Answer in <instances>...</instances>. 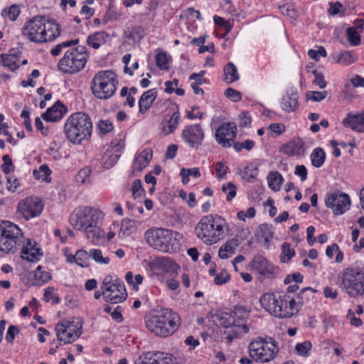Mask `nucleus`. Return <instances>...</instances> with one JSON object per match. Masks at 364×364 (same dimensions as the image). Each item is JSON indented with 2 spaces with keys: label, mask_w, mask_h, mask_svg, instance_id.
Listing matches in <instances>:
<instances>
[{
  "label": "nucleus",
  "mask_w": 364,
  "mask_h": 364,
  "mask_svg": "<svg viewBox=\"0 0 364 364\" xmlns=\"http://www.w3.org/2000/svg\"><path fill=\"white\" fill-rule=\"evenodd\" d=\"M146 328L160 337L172 335L181 325V317L170 309H163L145 318Z\"/></svg>",
  "instance_id": "obj_1"
},
{
  "label": "nucleus",
  "mask_w": 364,
  "mask_h": 364,
  "mask_svg": "<svg viewBox=\"0 0 364 364\" xmlns=\"http://www.w3.org/2000/svg\"><path fill=\"white\" fill-rule=\"evenodd\" d=\"M63 132L66 138L74 144H80L90 139L92 122L90 117L83 112L70 114L65 120Z\"/></svg>",
  "instance_id": "obj_2"
},
{
  "label": "nucleus",
  "mask_w": 364,
  "mask_h": 364,
  "mask_svg": "<svg viewBox=\"0 0 364 364\" xmlns=\"http://www.w3.org/2000/svg\"><path fill=\"white\" fill-rule=\"evenodd\" d=\"M227 223L218 215L203 216L195 227L197 237L205 245L217 243L224 237Z\"/></svg>",
  "instance_id": "obj_3"
},
{
  "label": "nucleus",
  "mask_w": 364,
  "mask_h": 364,
  "mask_svg": "<svg viewBox=\"0 0 364 364\" xmlns=\"http://www.w3.org/2000/svg\"><path fill=\"white\" fill-rule=\"evenodd\" d=\"M146 242L154 249L167 253H173L180 249L181 235L165 228L149 230L145 233Z\"/></svg>",
  "instance_id": "obj_4"
},
{
  "label": "nucleus",
  "mask_w": 364,
  "mask_h": 364,
  "mask_svg": "<svg viewBox=\"0 0 364 364\" xmlns=\"http://www.w3.org/2000/svg\"><path fill=\"white\" fill-rule=\"evenodd\" d=\"M259 302L267 311L278 318H290L296 314V308L292 305L295 302L289 294H264Z\"/></svg>",
  "instance_id": "obj_5"
},
{
  "label": "nucleus",
  "mask_w": 364,
  "mask_h": 364,
  "mask_svg": "<svg viewBox=\"0 0 364 364\" xmlns=\"http://www.w3.org/2000/svg\"><path fill=\"white\" fill-rule=\"evenodd\" d=\"M337 284L351 298L364 296V270L358 267L344 269L338 276Z\"/></svg>",
  "instance_id": "obj_6"
},
{
  "label": "nucleus",
  "mask_w": 364,
  "mask_h": 364,
  "mask_svg": "<svg viewBox=\"0 0 364 364\" xmlns=\"http://www.w3.org/2000/svg\"><path fill=\"white\" fill-rule=\"evenodd\" d=\"M118 80L117 75L109 70L97 72L91 81V90L94 96L100 100H107L115 93Z\"/></svg>",
  "instance_id": "obj_7"
},
{
  "label": "nucleus",
  "mask_w": 364,
  "mask_h": 364,
  "mask_svg": "<svg viewBox=\"0 0 364 364\" xmlns=\"http://www.w3.org/2000/svg\"><path fill=\"white\" fill-rule=\"evenodd\" d=\"M278 351L277 342L272 337H257L248 346L250 358L261 363H267L273 360Z\"/></svg>",
  "instance_id": "obj_8"
},
{
  "label": "nucleus",
  "mask_w": 364,
  "mask_h": 364,
  "mask_svg": "<svg viewBox=\"0 0 364 364\" xmlns=\"http://www.w3.org/2000/svg\"><path fill=\"white\" fill-rule=\"evenodd\" d=\"M23 243V232L18 225L9 221L0 224V251L14 253Z\"/></svg>",
  "instance_id": "obj_9"
},
{
  "label": "nucleus",
  "mask_w": 364,
  "mask_h": 364,
  "mask_svg": "<svg viewBox=\"0 0 364 364\" xmlns=\"http://www.w3.org/2000/svg\"><path fill=\"white\" fill-rule=\"evenodd\" d=\"M88 55L85 46L68 49L60 60L58 69L65 73H75L82 70L87 61Z\"/></svg>",
  "instance_id": "obj_10"
},
{
  "label": "nucleus",
  "mask_w": 364,
  "mask_h": 364,
  "mask_svg": "<svg viewBox=\"0 0 364 364\" xmlns=\"http://www.w3.org/2000/svg\"><path fill=\"white\" fill-rule=\"evenodd\" d=\"M107 302L118 304L124 301L127 294L123 282L112 275H107L100 287Z\"/></svg>",
  "instance_id": "obj_11"
},
{
  "label": "nucleus",
  "mask_w": 364,
  "mask_h": 364,
  "mask_svg": "<svg viewBox=\"0 0 364 364\" xmlns=\"http://www.w3.org/2000/svg\"><path fill=\"white\" fill-rule=\"evenodd\" d=\"M100 213L91 207H78L70 216L71 225L77 230H85L94 223H97Z\"/></svg>",
  "instance_id": "obj_12"
},
{
  "label": "nucleus",
  "mask_w": 364,
  "mask_h": 364,
  "mask_svg": "<svg viewBox=\"0 0 364 364\" xmlns=\"http://www.w3.org/2000/svg\"><path fill=\"white\" fill-rule=\"evenodd\" d=\"M82 323L80 318L63 320L55 326L58 340L63 343H70L82 334Z\"/></svg>",
  "instance_id": "obj_13"
},
{
  "label": "nucleus",
  "mask_w": 364,
  "mask_h": 364,
  "mask_svg": "<svg viewBox=\"0 0 364 364\" xmlns=\"http://www.w3.org/2000/svg\"><path fill=\"white\" fill-rule=\"evenodd\" d=\"M45 18L36 16L27 21L23 28L22 34L30 41L34 43H44L45 38Z\"/></svg>",
  "instance_id": "obj_14"
},
{
  "label": "nucleus",
  "mask_w": 364,
  "mask_h": 364,
  "mask_svg": "<svg viewBox=\"0 0 364 364\" xmlns=\"http://www.w3.org/2000/svg\"><path fill=\"white\" fill-rule=\"evenodd\" d=\"M43 207L44 204L38 197H27L18 203L17 213L20 216L28 220L39 216Z\"/></svg>",
  "instance_id": "obj_15"
},
{
  "label": "nucleus",
  "mask_w": 364,
  "mask_h": 364,
  "mask_svg": "<svg viewBox=\"0 0 364 364\" xmlns=\"http://www.w3.org/2000/svg\"><path fill=\"white\" fill-rule=\"evenodd\" d=\"M325 205L331 208L335 215H341L350 208V199L348 194L334 191L326 194Z\"/></svg>",
  "instance_id": "obj_16"
},
{
  "label": "nucleus",
  "mask_w": 364,
  "mask_h": 364,
  "mask_svg": "<svg viewBox=\"0 0 364 364\" xmlns=\"http://www.w3.org/2000/svg\"><path fill=\"white\" fill-rule=\"evenodd\" d=\"M204 137V131L199 124L186 126L181 132L183 142L192 149H198L202 145Z\"/></svg>",
  "instance_id": "obj_17"
},
{
  "label": "nucleus",
  "mask_w": 364,
  "mask_h": 364,
  "mask_svg": "<svg viewBox=\"0 0 364 364\" xmlns=\"http://www.w3.org/2000/svg\"><path fill=\"white\" fill-rule=\"evenodd\" d=\"M251 265L254 269L264 278L275 277L279 271V268L259 255H255L253 257Z\"/></svg>",
  "instance_id": "obj_18"
},
{
  "label": "nucleus",
  "mask_w": 364,
  "mask_h": 364,
  "mask_svg": "<svg viewBox=\"0 0 364 364\" xmlns=\"http://www.w3.org/2000/svg\"><path fill=\"white\" fill-rule=\"evenodd\" d=\"M237 127L233 123H223L219 127L215 133L218 144L224 147H230L231 141L236 137Z\"/></svg>",
  "instance_id": "obj_19"
},
{
  "label": "nucleus",
  "mask_w": 364,
  "mask_h": 364,
  "mask_svg": "<svg viewBox=\"0 0 364 364\" xmlns=\"http://www.w3.org/2000/svg\"><path fill=\"white\" fill-rule=\"evenodd\" d=\"M304 141L300 138H294L289 142L283 144L279 151L283 154L289 156H299L304 152Z\"/></svg>",
  "instance_id": "obj_20"
},
{
  "label": "nucleus",
  "mask_w": 364,
  "mask_h": 364,
  "mask_svg": "<svg viewBox=\"0 0 364 364\" xmlns=\"http://www.w3.org/2000/svg\"><path fill=\"white\" fill-rule=\"evenodd\" d=\"M250 310L245 306H236L232 311L234 318L235 320L236 328L242 330L243 333H247L249 331V327L245 323L246 319L249 317Z\"/></svg>",
  "instance_id": "obj_21"
},
{
  "label": "nucleus",
  "mask_w": 364,
  "mask_h": 364,
  "mask_svg": "<svg viewBox=\"0 0 364 364\" xmlns=\"http://www.w3.org/2000/svg\"><path fill=\"white\" fill-rule=\"evenodd\" d=\"M66 112V107L58 101L53 107L47 109L42 117L46 122H54L60 120Z\"/></svg>",
  "instance_id": "obj_22"
},
{
  "label": "nucleus",
  "mask_w": 364,
  "mask_h": 364,
  "mask_svg": "<svg viewBox=\"0 0 364 364\" xmlns=\"http://www.w3.org/2000/svg\"><path fill=\"white\" fill-rule=\"evenodd\" d=\"M21 52L11 49L8 53L0 55V65L7 68L11 71H15L19 68L18 64Z\"/></svg>",
  "instance_id": "obj_23"
},
{
  "label": "nucleus",
  "mask_w": 364,
  "mask_h": 364,
  "mask_svg": "<svg viewBox=\"0 0 364 364\" xmlns=\"http://www.w3.org/2000/svg\"><path fill=\"white\" fill-rule=\"evenodd\" d=\"M343 124L354 131L364 132V112L358 114H348L343 119Z\"/></svg>",
  "instance_id": "obj_24"
},
{
  "label": "nucleus",
  "mask_w": 364,
  "mask_h": 364,
  "mask_svg": "<svg viewBox=\"0 0 364 364\" xmlns=\"http://www.w3.org/2000/svg\"><path fill=\"white\" fill-rule=\"evenodd\" d=\"M157 97L156 89H151L144 92L139 100V112L146 113Z\"/></svg>",
  "instance_id": "obj_25"
},
{
  "label": "nucleus",
  "mask_w": 364,
  "mask_h": 364,
  "mask_svg": "<svg viewBox=\"0 0 364 364\" xmlns=\"http://www.w3.org/2000/svg\"><path fill=\"white\" fill-rule=\"evenodd\" d=\"M152 158V151L150 149H145L135 158L133 163V171L141 172L149 164Z\"/></svg>",
  "instance_id": "obj_26"
},
{
  "label": "nucleus",
  "mask_w": 364,
  "mask_h": 364,
  "mask_svg": "<svg viewBox=\"0 0 364 364\" xmlns=\"http://www.w3.org/2000/svg\"><path fill=\"white\" fill-rule=\"evenodd\" d=\"M240 244L237 236L227 241L226 243L219 249L218 255L220 258L228 259L230 257L235 253V251Z\"/></svg>",
  "instance_id": "obj_27"
},
{
  "label": "nucleus",
  "mask_w": 364,
  "mask_h": 364,
  "mask_svg": "<svg viewBox=\"0 0 364 364\" xmlns=\"http://www.w3.org/2000/svg\"><path fill=\"white\" fill-rule=\"evenodd\" d=\"M81 231L84 232L86 237L92 243H98L104 235V231L97 225V223H94Z\"/></svg>",
  "instance_id": "obj_28"
},
{
  "label": "nucleus",
  "mask_w": 364,
  "mask_h": 364,
  "mask_svg": "<svg viewBox=\"0 0 364 364\" xmlns=\"http://www.w3.org/2000/svg\"><path fill=\"white\" fill-rule=\"evenodd\" d=\"M181 114L178 110L175 111L170 119L161 124V129L164 134L168 135L173 132L178 127Z\"/></svg>",
  "instance_id": "obj_29"
},
{
  "label": "nucleus",
  "mask_w": 364,
  "mask_h": 364,
  "mask_svg": "<svg viewBox=\"0 0 364 364\" xmlns=\"http://www.w3.org/2000/svg\"><path fill=\"white\" fill-rule=\"evenodd\" d=\"M332 58L336 63L342 65H349L358 59L357 55L351 50H343L338 54H333Z\"/></svg>",
  "instance_id": "obj_30"
},
{
  "label": "nucleus",
  "mask_w": 364,
  "mask_h": 364,
  "mask_svg": "<svg viewBox=\"0 0 364 364\" xmlns=\"http://www.w3.org/2000/svg\"><path fill=\"white\" fill-rule=\"evenodd\" d=\"M45 38L46 42L53 41L60 34V25L54 19L48 21L45 23Z\"/></svg>",
  "instance_id": "obj_31"
},
{
  "label": "nucleus",
  "mask_w": 364,
  "mask_h": 364,
  "mask_svg": "<svg viewBox=\"0 0 364 364\" xmlns=\"http://www.w3.org/2000/svg\"><path fill=\"white\" fill-rule=\"evenodd\" d=\"M281 106L283 110L290 112L298 107V95L296 93L287 94L283 97Z\"/></svg>",
  "instance_id": "obj_32"
},
{
  "label": "nucleus",
  "mask_w": 364,
  "mask_h": 364,
  "mask_svg": "<svg viewBox=\"0 0 364 364\" xmlns=\"http://www.w3.org/2000/svg\"><path fill=\"white\" fill-rule=\"evenodd\" d=\"M109 36L105 31L96 32L87 37V44L95 49H98L101 45L106 42V38Z\"/></svg>",
  "instance_id": "obj_33"
},
{
  "label": "nucleus",
  "mask_w": 364,
  "mask_h": 364,
  "mask_svg": "<svg viewBox=\"0 0 364 364\" xmlns=\"http://www.w3.org/2000/svg\"><path fill=\"white\" fill-rule=\"evenodd\" d=\"M33 285L41 286L47 283L51 279V274L50 272L43 270L42 266H38L33 272Z\"/></svg>",
  "instance_id": "obj_34"
},
{
  "label": "nucleus",
  "mask_w": 364,
  "mask_h": 364,
  "mask_svg": "<svg viewBox=\"0 0 364 364\" xmlns=\"http://www.w3.org/2000/svg\"><path fill=\"white\" fill-rule=\"evenodd\" d=\"M224 81L227 83H232L240 78L236 66L232 63H228L223 69Z\"/></svg>",
  "instance_id": "obj_35"
},
{
  "label": "nucleus",
  "mask_w": 364,
  "mask_h": 364,
  "mask_svg": "<svg viewBox=\"0 0 364 364\" xmlns=\"http://www.w3.org/2000/svg\"><path fill=\"white\" fill-rule=\"evenodd\" d=\"M119 156L113 150H107L101 158V166L105 169H109L117 163Z\"/></svg>",
  "instance_id": "obj_36"
},
{
  "label": "nucleus",
  "mask_w": 364,
  "mask_h": 364,
  "mask_svg": "<svg viewBox=\"0 0 364 364\" xmlns=\"http://www.w3.org/2000/svg\"><path fill=\"white\" fill-rule=\"evenodd\" d=\"M310 158L312 165L314 167L320 168L325 161L326 154L321 148H316L311 153Z\"/></svg>",
  "instance_id": "obj_37"
},
{
  "label": "nucleus",
  "mask_w": 364,
  "mask_h": 364,
  "mask_svg": "<svg viewBox=\"0 0 364 364\" xmlns=\"http://www.w3.org/2000/svg\"><path fill=\"white\" fill-rule=\"evenodd\" d=\"M267 181L269 188L273 191H279L283 178L278 171L270 172L267 176Z\"/></svg>",
  "instance_id": "obj_38"
},
{
  "label": "nucleus",
  "mask_w": 364,
  "mask_h": 364,
  "mask_svg": "<svg viewBox=\"0 0 364 364\" xmlns=\"http://www.w3.org/2000/svg\"><path fill=\"white\" fill-rule=\"evenodd\" d=\"M21 253L22 259L32 262L38 261L42 256V252L38 248L21 250Z\"/></svg>",
  "instance_id": "obj_39"
},
{
  "label": "nucleus",
  "mask_w": 364,
  "mask_h": 364,
  "mask_svg": "<svg viewBox=\"0 0 364 364\" xmlns=\"http://www.w3.org/2000/svg\"><path fill=\"white\" fill-rule=\"evenodd\" d=\"M235 322L232 311H224L219 315V323L225 328L236 327Z\"/></svg>",
  "instance_id": "obj_40"
},
{
  "label": "nucleus",
  "mask_w": 364,
  "mask_h": 364,
  "mask_svg": "<svg viewBox=\"0 0 364 364\" xmlns=\"http://www.w3.org/2000/svg\"><path fill=\"white\" fill-rule=\"evenodd\" d=\"M159 266L165 272H174L179 269V266L168 257H161L158 260Z\"/></svg>",
  "instance_id": "obj_41"
},
{
  "label": "nucleus",
  "mask_w": 364,
  "mask_h": 364,
  "mask_svg": "<svg viewBox=\"0 0 364 364\" xmlns=\"http://www.w3.org/2000/svg\"><path fill=\"white\" fill-rule=\"evenodd\" d=\"M311 291L312 292H316V291L311 287L304 288L300 292L295 296H292L293 301L295 302L292 304L296 308V314H297L301 309L302 305L304 304V300H307L308 298L305 297V294L306 291Z\"/></svg>",
  "instance_id": "obj_42"
},
{
  "label": "nucleus",
  "mask_w": 364,
  "mask_h": 364,
  "mask_svg": "<svg viewBox=\"0 0 364 364\" xmlns=\"http://www.w3.org/2000/svg\"><path fill=\"white\" fill-rule=\"evenodd\" d=\"M134 230V222L129 219H124L121 223V228L119 232V237L124 238L133 232Z\"/></svg>",
  "instance_id": "obj_43"
},
{
  "label": "nucleus",
  "mask_w": 364,
  "mask_h": 364,
  "mask_svg": "<svg viewBox=\"0 0 364 364\" xmlns=\"http://www.w3.org/2000/svg\"><path fill=\"white\" fill-rule=\"evenodd\" d=\"M130 191L134 199H140L144 196L145 191L142 187L141 181L139 179H135L132 182Z\"/></svg>",
  "instance_id": "obj_44"
},
{
  "label": "nucleus",
  "mask_w": 364,
  "mask_h": 364,
  "mask_svg": "<svg viewBox=\"0 0 364 364\" xmlns=\"http://www.w3.org/2000/svg\"><path fill=\"white\" fill-rule=\"evenodd\" d=\"M295 252L291 248V245L288 242H284L282 245V254L280 256L281 262H288L294 256Z\"/></svg>",
  "instance_id": "obj_45"
},
{
  "label": "nucleus",
  "mask_w": 364,
  "mask_h": 364,
  "mask_svg": "<svg viewBox=\"0 0 364 364\" xmlns=\"http://www.w3.org/2000/svg\"><path fill=\"white\" fill-rule=\"evenodd\" d=\"M154 354L156 361V364H174L173 357L168 353L161 351H154Z\"/></svg>",
  "instance_id": "obj_46"
},
{
  "label": "nucleus",
  "mask_w": 364,
  "mask_h": 364,
  "mask_svg": "<svg viewBox=\"0 0 364 364\" xmlns=\"http://www.w3.org/2000/svg\"><path fill=\"white\" fill-rule=\"evenodd\" d=\"M346 36L349 43L353 46H358L360 43V36L354 27H350L346 31Z\"/></svg>",
  "instance_id": "obj_47"
},
{
  "label": "nucleus",
  "mask_w": 364,
  "mask_h": 364,
  "mask_svg": "<svg viewBox=\"0 0 364 364\" xmlns=\"http://www.w3.org/2000/svg\"><path fill=\"white\" fill-rule=\"evenodd\" d=\"M170 57L165 52H160L156 55V64L161 70L169 68Z\"/></svg>",
  "instance_id": "obj_48"
},
{
  "label": "nucleus",
  "mask_w": 364,
  "mask_h": 364,
  "mask_svg": "<svg viewBox=\"0 0 364 364\" xmlns=\"http://www.w3.org/2000/svg\"><path fill=\"white\" fill-rule=\"evenodd\" d=\"M51 171L46 164L41 165L38 169H35L33 171V175L36 179H41L43 181H46L48 177L50 176Z\"/></svg>",
  "instance_id": "obj_49"
},
{
  "label": "nucleus",
  "mask_w": 364,
  "mask_h": 364,
  "mask_svg": "<svg viewBox=\"0 0 364 364\" xmlns=\"http://www.w3.org/2000/svg\"><path fill=\"white\" fill-rule=\"evenodd\" d=\"M20 14L19 7L13 4L8 9H4L1 11V16L3 17H8L11 21H15Z\"/></svg>",
  "instance_id": "obj_50"
},
{
  "label": "nucleus",
  "mask_w": 364,
  "mask_h": 364,
  "mask_svg": "<svg viewBox=\"0 0 364 364\" xmlns=\"http://www.w3.org/2000/svg\"><path fill=\"white\" fill-rule=\"evenodd\" d=\"M78 42H79L78 39L64 41V42H63L61 43H59V44L56 45L50 50V53L53 56H57V55H58L61 53L63 48L70 47L72 46H75V45H77L78 43Z\"/></svg>",
  "instance_id": "obj_51"
},
{
  "label": "nucleus",
  "mask_w": 364,
  "mask_h": 364,
  "mask_svg": "<svg viewBox=\"0 0 364 364\" xmlns=\"http://www.w3.org/2000/svg\"><path fill=\"white\" fill-rule=\"evenodd\" d=\"M90 257L96 262L102 264H107L109 262V258L108 257H103L102 251L98 249L90 250Z\"/></svg>",
  "instance_id": "obj_52"
},
{
  "label": "nucleus",
  "mask_w": 364,
  "mask_h": 364,
  "mask_svg": "<svg viewBox=\"0 0 364 364\" xmlns=\"http://www.w3.org/2000/svg\"><path fill=\"white\" fill-rule=\"evenodd\" d=\"M154 351L146 352L139 356L135 361V364H156Z\"/></svg>",
  "instance_id": "obj_53"
},
{
  "label": "nucleus",
  "mask_w": 364,
  "mask_h": 364,
  "mask_svg": "<svg viewBox=\"0 0 364 364\" xmlns=\"http://www.w3.org/2000/svg\"><path fill=\"white\" fill-rule=\"evenodd\" d=\"M90 254L82 250H78L76 252V264L80 267H85L89 264Z\"/></svg>",
  "instance_id": "obj_54"
},
{
  "label": "nucleus",
  "mask_w": 364,
  "mask_h": 364,
  "mask_svg": "<svg viewBox=\"0 0 364 364\" xmlns=\"http://www.w3.org/2000/svg\"><path fill=\"white\" fill-rule=\"evenodd\" d=\"M222 191L227 194L226 200L228 201L232 200L236 196L237 187L232 182L224 184L222 187Z\"/></svg>",
  "instance_id": "obj_55"
},
{
  "label": "nucleus",
  "mask_w": 364,
  "mask_h": 364,
  "mask_svg": "<svg viewBox=\"0 0 364 364\" xmlns=\"http://www.w3.org/2000/svg\"><path fill=\"white\" fill-rule=\"evenodd\" d=\"M55 289L52 287H48L44 290V300L48 302L51 300L53 304H58L60 303V298L54 294Z\"/></svg>",
  "instance_id": "obj_56"
},
{
  "label": "nucleus",
  "mask_w": 364,
  "mask_h": 364,
  "mask_svg": "<svg viewBox=\"0 0 364 364\" xmlns=\"http://www.w3.org/2000/svg\"><path fill=\"white\" fill-rule=\"evenodd\" d=\"M91 173V168L88 166H85L81 168L77 176H75V181L80 184L85 183L87 178H89Z\"/></svg>",
  "instance_id": "obj_57"
},
{
  "label": "nucleus",
  "mask_w": 364,
  "mask_h": 364,
  "mask_svg": "<svg viewBox=\"0 0 364 364\" xmlns=\"http://www.w3.org/2000/svg\"><path fill=\"white\" fill-rule=\"evenodd\" d=\"M327 91H310L306 92V97L314 102H320L327 96Z\"/></svg>",
  "instance_id": "obj_58"
},
{
  "label": "nucleus",
  "mask_w": 364,
  "mask_h": 364,
  "mask_svg": "<svg viewBox=\"0 0 364 364\" xmlns=\"http://www.w3.org/2000/svg\"><path fill=\"white\" fill-rule=\"evenodd\" d=\"M97 129L102 134H105L113 129L112 123L108 119H102L98 122Z\"/></svg>",
  "instance_id": "obj_59"
},
{
  "label": "nucleus",
  "mask_w": 364,
  "mask_h": 364,
  "mask_svg": "<svg viewBox=\"0 0 364 364\" xmlns=\"http://www.w3.org/2000/svg\"><path fill=\"white\" fill-rule=\"evenodd\" d=\"M2 160L4 163L1 166V168L5 174H9L14 168L12 160L8 154L3 156Z\"/></svg>",
  "instance_id": "obj_60"
},
{
  "label": "nucleus",
  "mask_w": 364,
  "mask_h": 364,
  "mask_svg": "<svg viewBox=\"0 0 364 364\" xmlns=\"http://www.w3.org/2000/svg\"><path fill=\"white\" fill-rule=\"evenodd\" d=\"M315 79L313 81L314 85L318 86L321 89L326 87L327 82L324 80V76L321 73H318L316 70H313Z\"/></svg>",
  "instance_id": "obj_61"
},
{
  "label": "nucleus",
  "mask_w": 364,
  "mask_h": 364,
  "mask_svg": "<svg viewBox=\"0 0 364 364\" xmlns=\"http://www.w3.org/2000/svg\"><path fill=\"white\" fill-rule=\"evenodd\" d=\"M311 348V344L309 341H305L301 343H298L295 349L297 353L300 355H307L308 352L310 350Z\"/></svg>",
  "instance_id": "obj_62"
},
{
  "label": "nucleus",
  "mask_w": 364,
  "mask_h": 364,
  "mask_svg": "<svg viewBox=\"0 0 364 364\" xmlns=\"http://www.w3.org/2000/svg\"><path fill=\"white\" fill-rule=\"evenodd\" d=\"M20 186L19 179L14 176L7 177V188L11 192H15Z\"/></svg>",
  "instance_id": "obj_63"
},
{
  "label": "nucleus",
  "mask_w": 364,
  "mask_h": 364,
  "mask_svg": "<svg viewBox=\"0 0 364 364\" xmlns=\"http://www.w3.org/2000/svg\"><path fill=\"white\" fill-rule=\"evenodd\" d=\"M281 12L289 16L291 18H295L297 16L296 11H295L294 6L291 4H284L283 6L279 7Z\"/></svg>",
  "instance_id": "obj_64"
}]
</instances>
